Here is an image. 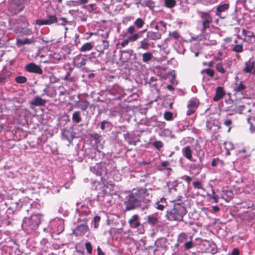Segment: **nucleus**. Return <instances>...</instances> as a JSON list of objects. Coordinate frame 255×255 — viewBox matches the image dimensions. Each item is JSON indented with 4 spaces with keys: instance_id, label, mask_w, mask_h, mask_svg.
<instances>
[{
    "instance_id": "1",
    "label": "nucleus",
    "mask_w": 255,
    "mask_h": 255,
    "mask_svg": "<svg viewBox=\"0 0 255 255\" xmlns=\"http://www.w3.org/2000/svg\"><path fill=\"white\" fill-rule=\"evenodd\" d=\"M148 196L149 193L146 188L133 189L125 198L124 202L125 211L135 210L140 207L141 202L148 203L149 200L146 199Z\"/></svg>"
},
{
    "instance_id": "2",
    "label": "nucleus",
    "mask_w": 255,
    "mask_h": 255,
    "mask_svg": "<svg viewBox=\"0 0 255 255\" xmlns=\"http://www.w3.org/2000/svg\"><path fill=\"white\" fill-rule=\"evenodd\" d=\"M173 203L172 208L167 211L165 217L170 221H181L183 217L187 213V210L184 203L180 198L171 201Z\"/></svg>"
},
{
    "instance_id": "3",
    "label": "nucleus",
    "mask_w": 255,
    "mask_h": 255,
    "mask_svg": "<svg viewBox=\"0 0 255 255\" xmlns=\"http://www.w3.org/2000/svg\"><path fill=\"white\" fill-rule=\"evenodd\" d=\"M126 34L129 35L120 43L123 47L128 45L129 42H133L139 38V34L135 33V29L133 26H130L127 29Z\"/></svg>"
},
{
    "instance_id": "4",
    "label": "nucleus",
    "mask_w": 255,
    "mask_h": 255,
    "mask_svg": "<svg viewBox=\"0 0 255 255\" xmlns=\"http://www.w3.org/2000/svg\"><path fill=\"white\" fill-rule=\"evenodd\" d=\"M236 83L234 87L233 91L236 96H241V98H245L248 96L247 93H244L247 87L243 84L242 81H239V77H235Z\"/></svg>"
},
{
    "instance_id": "5",
    "label": "nucleus",
    "mask_w": 255,
    "mask_h": 255,
    "mask_svg": "<svg viewBox=\"0 0 255 255\" xmlns=\"http://www.w3.org/2000/svg\"><path fill=\"white\" fill-rule=\"evenodd\" d=\"M25 3V0H11L9 3V9L16 14L22 10Z\"/></svg>"
},
{
    "instance_id": "6",
    "label": "nucleus",
    "mask_w": 255,
    "mask_h": 255,
    "mask_svg": "<svg viewBox=\"0 0 255 255\" xmlns=\"http://www.w3.org/2000/svg\"><path fill=\"white\" fill-rule=\"evenodd\" d=\"M199 100L197 98H192L188 103L187 107L188 110L186 112L187 116H191L196 112L197 109L199 106Z\"/></svg>"
},
{
    "instance_id": "7",
    "label": "nucleus",
    "mask_w": 255,
    "mask_h": 255,
    "mask_svg": "<svg viewBox=\"0 0 255 255\" xmlns=\"http://www.w3.org/2000/svg\"><path fill=\"white\" fill-rule=\"evenodd\" d=\"M25 70L28 72L41 75L43 73V70L39 66L34 63H30L26 65Z\"/></svg>"
},
{
    "instance_id": "8",
    "label": "nucleus",
    "mask_w": 255,
    "mask_h": 255,
    "mask_svg": "<svg viewBox=\"0 0 255 255\" xmlns=\"http://www.w3.org/2000/svg\"><path fill=\"white\" fill-rule=\"evenodd\" d=\"M87 219H84L83 220L84 223L79 225L76 227L75 231L77 232L74 233L75 234L82 236L89 231V227L87 224Z\"/></svg>"
},
{
    "instance_id": "9",
    "label": "nucleus",
    "mask_w": 255,
    "mask_h": 255,
    "mask_svg": "<svg viewBox=\"0 0 255 255\" xmlns=\"http://www.w3.org/2000/svg\"><path fill=\"white\" fill-rule=\"evenodd\" d=\"M57 22V17H48V18L45 19H38L35 21V23L39 25H50Z\"/></svg>"
},
{
    "instance_id": "10",
    "label": "nucleus",
    "mask_w": 255,
    "mask_h": 255,
    "mask_svg": "<svg viewBox=\"0 0 255 255\" xmlns=\"http://www.w3.org/2000/svg\"><path fill=\"white\" fill-rule=\"evenodd\" d=\"M139 216L137 214L133 215L132 217L129 219L128 223L132 228L137 229L140 226L141 224L138 221Z\"/></svg>"
},
{
    "instance_id": "11",
    "label": "nucleus",
    "mask_w": 255,
    "mask_h": 255,
    "mask_svg": "<svg viewBox=\"0 0 255 255\" xmlns=\"http://www.w3.org/2000/svg\"><path fill=\"white\" fill-rule=\"evenodd\" d=\"M253 69H255V62L250 59L245 62V67L243 69L244 73H251Z\"/></svg>"
},
{
    "instance_id": "12",
    "label": "nucleus",
    "mask_w": 255,
    "mask_h": 255,
    "mask_svg": "<svg viewBox=\"0 0 255 255\" xmlns=\"http://www.w3.org/2000/svg\"><path fill=\"white\" fill-rule=\"evenodd\" d=\"M182 153L183 155L187 159L192 160V153L193 151L191 148V146L187 145L182 149Z\"/></svg>"
},
{
    "instance_id": "13",
    "label": "nucleus",
    "mask_w": 255,
    "mask_h": 255,
    "mask_svg": "<svg viewBox=\"0 0 255 255\" xmlns=\"http://www.w3.org/2000/svg\"><path fill=\"white\" fill-rule=\"evenodd\" d=\"M90 103L86 100H80L76 102L75 107L80 108L82 111H85L89 106Z\"/></svg>"
},
{
    "instance_id": "14",
    "label": "nucleus",
    "mask_w": 255,
    "mask_h": 255,
    "mask_svg": "<svg viewBox=\"0 0 255 255\" xmlns=\"http://www.w3.org/2000/svg\"><path fill=\"white\" fill-rule=\"evenodd\" d=\"M146 37L150 40H158L161 38V34L158 32L149 31L147 32Z\"/></svg>"
},
{
    "instance_id": "15",
    "label": "nucleus",
    "mask_w": 255,
    "mask_h": 255,
    "mask_svg": "<svg viewBox=\"0 0 255 255\" xmlns=\"http://www.w3.org/2000/svg\"><path fill=\"white\" fill-rule=\"evenodd\" d=\"M62 139L67 140L69 142H71L74 138V135L72 132L68 129L62 130Z\"/></svg>"
},
{
    "instance_id": "16",
    "label": "nucleus",
    "mask_w": 255,
    "mask_h": 255,
    "mask_svg": "<svg viewBox=\"0 0 255 255\" xmlns=\"http://www.w3.org/2000/svg\"><path fill=\"white\" fill-rule=\"evenodd\" d=\"M47 101L42 99L39 96H36L35 98L30 102L31 105L34 106H44Z\"/></svg>"
},
{
    "instance_id": "17",
    "label": "nucleus",
    "mask_w": 255,
    "mask_h": 255,
    "mask_svg": "<svg viewBox=\"0 0 255 255\" xmlns=\"http://www.w3.org/2000/svg\"><path fill=\"white\" fill-rule=\"evenodd\" d=\"M225 93L224 89L222 87H218L216 90V94L213 98L214 101H218L221 99L225 95Z\"/></svg>"
},
{
    "instance_id": "18",
    "label": "nucleus",
    "mask_w": 255,
    "mask_h": 255,
    "mask_svg": "<svg viewBox=\"0 0 255 255\" xmlns=\"http://www.w3.org/2000/svg\"><path fill=\"white\" fill-rule=\"evenodd\" d=\"M222 195V198L226 202H229L233 198V193L229 190H223Z\"/></svg>"
},
{
    "instance_id": "19",
    "label": "nucleus",
    "mask_w": 255,
    "mask_h": 255,
    "mask_svg": "<svg viewBox=\"0 0 255 255\" xmlns=\"http://www.w3.org/2000/svg\"><path fill=\"white\" fill-rule=\"evenodd\" d=\"M235 44L232 45V51L237 53H241L243 52V43L238 44L237 40L234 41Z\"/></svg>"
},
{
    "instance_id": "20",
    "label": "nucleus",
    "mask_w": 255,
    "mask_h": 255,
    "mask_svg": "<svg viewBox=\"0 0 255 255\" xmlns=\"http://www.w3.org/2000/svg\"><path fill=\"white\" fill-rule=\"evenodd\" d=\"M149 47L150 43L149 42V39L146 37L140 41V46L138 48L146 50L149 48Z\"/></svg>"
},
{
    "instance_id": "21",
    "label": "nucleus",
    "mask_w": 255,
    "mask_h": 255,
    "mask_svg": "<svg viewBox=\"0 0 255 255\" xmlns=\"http://www.w3.org/2000/svg\"><path fill=\"white\" fill-rule=\"evenodd\" d=\"M153 57V54L151 52H145L142 55V60L144 63H148Z\"/></svg>"
},
{
    "instance_id": "22",
    "label": "nucleus",
    "mask_w": 255,
    "mask_h": 255,
    "mask_svg": "<svg viewBox=\"0 0 255 255\" xmlns=\"http://www.w3.org/2000/svg\"><path fill=\"white\" fill-rule=\"evenodd\" d=\"M212 21L211 17H207L206 19L204 20L202 22L203 28L202 31L205 32L206 29L209 28L211 23Z\"/></svg>"
},
{
    "instance_id": "23",
    "label": "nucleus",
    "mask_w": 255,
    "mask_h": 255,
    "mask_svg": "<svg viewBox=\"0 0 255 255\" xmlns=\"http://www.w3.org/2000/svg\"><path fill=\"white\" fill-rule=\"evenodd\" d=\"M34 41L33 39H29L26 38L25 39H17V44L18 45H25L27 44H31L34 42Z\"/></svg>"
},
{
    "instance_id": "24",
    "label": "nucleus",
    "mask_w": 255,
    "mask_h": 255,
    "mask_svg": "<svg viewBox=\"0 0 255 255\" xmlns=\"http://www.w3.org/2000/svg\"><path fill=\"white\" fill-rule=\"evenodd\" d=\"M158 219L154 215H149L147 217V222L149 224L154 226L158 223Z\"/></svg>"
},
{
    "instance_id": "25",
    "label": "nucleus",
    "mask_w": 255,
    "mask_h": 255,
    "mask_svg": "<svg viewBox=\"0 0 255 255\" xmlns=\"http://www.w3.org/2000/svg\"><path fill=\"white\" fill-rule=\"evenodd\" d=\"M93 47V45L91 42H87L84 43L80 48L81 52H86L91 50Z\"/></svg>"
},
{
    "instance_id": "26",
    "label": "nucleus",
    "mask_w": 255,
    "mask_h": 255,
    "mask_svg": "<svg viewBox=\"0 0 255 255\" xmlns=\"http://www.w3.org/2000/svg\"><path fill=\"white\" fill-rule=\"evenodd\" d=\"M73 121L76 123H79L81 122L82 119L81 118L80 112L79 111L75 112L72 117Z\"/></svg>"
},
{
    "instance_id": "27",
    "label": "nucleus",
    "mask_w": 255,
    "mask_h": 255,
    "mask_svg": "<svg viewBox=\"0 0 255 255\" xmlns=\"http://www.w3.org/2000/svg\"><path fill=\"white\" fill-rule=\"evenodd\" d=\"M109 46V41L105 40H103L102 41V44L98 46V47L100 48V50H99V51L103 53L105 50H106L108 48Z\"/></svg>"
},
{
    "instance_id": "28",
    "label": "nucleus",
    "mask_w": 255,
    "mask_h": 255,
    "mask_svg": "<svg viewBox=\"0 0 255 255\" xmlns=\"http://www.w3.org/2000/svg\"><path fill=\"white\" fill-rule=\"evenodd\" d=\"M229 8V4H224L223 5H221L220 6H219L217 8V13L216 14L217 15H219L220 14V12L224 11L225 10L228 9Z\"/></svg>"
},
{
    "instance_id": "29",
    "label": "nucleus",
    "mask_w": 255,
    "mask_h": 255,
    "mask_svg": "<svg viewBox=\"0 0 255 255\" xmlns=\"http://www.w3.org/2000/svg\"><path fill=\"white\" fill-rule=\"evenodd\" d=\"M170 165V163L168 161H164L159 165L157 167V169L158 171H162L164 169H165L168 166Z\"/></svg>"
},
{
    "instance_id": "30",
    "label": "nucleus",
    "mask_w": 255,
    "mask_h": 255,
    "mask_svg": "<svg viewBox=\"0 0 255 255\" xmlns=\"http://www.w3.org/2000/svg\"><path fill=\"white\" fill-rule=\"evenodd\" d=\"M207 196L210 199H213L214 203H218V196L217 194H216L215 191L213 190H212V194H208Z\"/></svg>"
},
{
    "instance_id": "31",
    "label": "nucleus",
    "mask_w": 255,
    "mask_h": 255,
    "mask_svg": "<svg viewBox=\"0 0 255 255\" xmlns=\"http://www.w3.org/2000/svg\"><path fill=\"white\" fill-rule=\"evenodd\" d=\"M76 60L79 62L77 63L78 67H82L85 66L87 62V59L84 58H81L80 57H76Z\"/></svg>"
},
{
    "instance_id": "32",
    "label": "nucleus",
    "mask_w": 255,
    "mask_h": 255,
    "mask_svg": "<svg viewBox=\"0 0 255 255\" xmlns=\"http://www.w3.org/2000/svg\"><path fill=\"white\" fill-rule=\"evenodd\" d=\"M176 4L175 0H164V5L169 8L174 7Z\"/></svg>"
},
{
    "instance_id": "33",
    "label": "nucleus",
    "mask_w": 255,
    "mask_h": 255,
    "mask_svg": "<svg viewBox=\"0 0 255 255\" xmlns=\"http://www.w3.org/2000/svg\"><path fill=\"white\" fill-rule=\"evenodd\" d=\"M238 105L237 104H233L232 106L229 107L228 108V110H227L228 112H232V113L229 114V115H233L234 114H237L238 113V112H237L236 109L238 108Z\"/></svg>"
},
{
    "instance_id": "34",
    "label": "nucleus",
    "mask_w": 255,
    "mask_h": 255,
    "mask_svg": "<svg viewBox=\"0 0 255 255\" xmlns=\"http://www.w3.org/2000/svg\"><path fill=\"white\" fill-rule=\"evenodd\" d=\"M217 0H199V2L202 4L209 5L217 2Z\"/></svg>"
},
{
    "instance_id": "35",
    "label": "nucleus",
    "mask_w": 255,
    "mask_h": 255,
    "mask_svg": "<svg viewBox=\"0 0 255 255\" xmlns=\"http://www.w3.org/2000/svg\"><path fill=\"white\" fill-rule=\"evenodd\" d=\"M238 109H236L237 112H238V113L240 114H244L246 111H247L248 112L251 111L250 109L246 110L245 109L246 106L243 105H238Z\"/></svg>"
},
{
    "instance_id": "36",
    "label": "nucleus",
    "mask_w": 255,
    "mask_h": 255,
    "mask_svg": "<svg viewBox=\"0 0 255 255\" xmlns=\"http://www.w3.org/2000/svg\"><path fill=\"white\" fill-rule=\"evenodd\" d=\"M15 81L19 84H23L27 81V79L25 76H19L15 78Z\"/></svg>"
},
{
    "instance_id": "37",
    "label": "nucleus",
    "mask_w": 255,
    "mask_h": 255,
    "mask_svg": "<svg viewBox=\"0 0 255 255\" xmlns=\"http://www.w3.org/2000/svg\"><path fill=\"white\" fill-rule=\"evenodd\" d=\"M144 23V21L140 18H138L134 22V24L138 28L142 27Z\"/></svg>"
},
{
    "instance_id": "38",
    "label": "nucleus",
    "mask_w": 255,
    "mask_h": 255,
    "mask_svg": "<svg viewBox=\"0 0 255 255\" xmlns=\"http://www.w3.org/2000/svg\"><path fill=\"white\" fill-rule=\"evenodd\" d=\"M216 70L219 72H220V73H221L222 74H225L226 72L224 68L223 67L222 64L221 63H219L217 64V65L216 66Z\"/></svg>"
},
{
    "instance_id": "39",
    "label": "nucleus",
    "mask_w": 255,
    "mask_h": 255,
    "mask_svg": "<svg viewBox=\"0 0 255 255\" xmlns=\"http://www.w3.org/2000/svg\"><path fill=\"white\" fill-rule=\"evenodd\" d=\"M242 34L247 37H248L249 39L251 38L253 36H255L254 34L252 32H250L245 29H242Z\"/></svg>"
},
{
    "instance_id": "40",
    "label": "nucleus",
    "mask_w": 255,
    "mask_h": 255,
    "mask_svg": "<svg viewBox=\"0 0 255 255\" xmlns=\"http://www.w3.org/2000/svg\"><path fill=\"white\" fill-rule=\"evenodd\" d=\"M169 36L171 38L177 40L180 37V34L178 31H175L172 32H169Z\"/></svg>"
},
{
    "instance_id": "41",
    "label": "nucleus",
    "mask_w": 255,
    "mask_h": 255,
    "mask_svg": "<svg viewBox=\"0 0 255 255\" xmlns=\"http://www.w3.org/2000/svg\"><path fill=\"white\" fill-rule=\"evenodd\" d=\"M153 145L158 150H160V149L163 146V142L160 141H156L153 142Z\"/></svg>"
},
{
    "instance_id": "42",
    "label": "nucleus",
    "mask_w": 255,
    "mask_h": 255,
    "mask_svg": "<svg viewBox=\"0 0 255 255\" xmlns=\"http://www.w3.org/2000/svg\"><path fill=\"white\" fill-rule=\"evenodd\" d=\"M164 118L167 121H170L173 118V114L170 112H166L164 114Z\"/></svg>"
},
{
    "instance_id": "43",
    "label": "nucleus",
    "mask_w": 255,
    "mask_h": 255,
    "mask_svg": "<svg viewBox=\"0 0 255 255\" xmlns=\"http://www.w3.org/2000/svg\"><path fill=\"white\" fill-rule=\"evenodd\" d=\"M85 248L88 253L92 254L93 247L90 242H87L85 243Z\"/></svg>"
},
{
    "instance_id": "44",
    "label": "nucleus",
    "mask_w": 255,
    "mask_h": 255,
    "mask_svg": "<svg viewBox=\"0 0 255 255\" xmlns=\"http://www.w3.org/2000/svg\"><path fill=\"white\" fill-rule=\"evenodd\" d=\"M193 186L194 188L198 189H202L203 190L204 188L202 186V184L200 181H196L193 182Z\"/></svg>"
},
{
    "instance_id": "45",
    "label": "nucleus",
    "mask_w": 255,
    "mask_h": 255,
    "mask_svg": "<svg viewBox=\"0 0 255 255\" xmlns=\"http://www.w3.org/2000/svg\"><path fill=\"white\" fill-rule=\"evenodd\" d=\"M203 73H206L211 77H213L214 75V71L211 69H206L202 71Z\"/></svg>"
},
{
    "instance_id": "46",
    "label": "nucleus",
    "mask_w": 255,
    "mask_h": 255,
    "mask_svg": "<svg viewBox=\"0 0 255 255\" xmlns=\"http://www.w3.org/2000/svg\"><path fill=\"white\" fill-rule=\"evenodd\" d=\"M101 220V217L99 216H96L94 219V228L97 229L99 227V223Z\"/></svg>"
},
{
    "instance_id": "47",
    "label": "nucleus",
    "mask_w": 255,
    "mask_h": 255,
    "mask_svg": "<svg viewBox=\"0 0 255 255\" xmlns=\"http://www.w3.org/2000/svg\"><path fill=\"white\" fill-rule=\"evenodd\" d=\"M212 138L214 140L219 141L221 143L222 142L224 141L223 139L222 136L220 134H215L212 136Z\"/></svg>"
},
{
    "instance_id": "48",
    "label": "nucleus",
    "mask_w": 255,
    "mask_h": 255,
    "mask_svg": "<svg viewBox=\"0 0 255 255\" xmlns=\"http://www.w3.org/2000/svg\"><path fill=\"white\" fill-rule=\"evenodd\" d=\"M59 22L58 24H61L63 25H66L69 22L67 21V19L64 17H61L58 20L57 19V22Z\"/></svg>"
},
{
    "instance_id": "49",
    "label": "nucleus",
    "mask_w": 255,
    "mask_h": 255,
    "mask_svg": "<svg viewBox=\"0 0 255 255\" xmlns=\"http://www.w3.org/2000/svg\"><path fill=\"white\" fill-rule=\"evenodd\" d=\"M70 72H67L64 78V80L68 81L69 82H73L75 81V78L74 77H71L70 76Z\"/></svg>"
},
{
    "instance_id": "50",
    "label": "nucleus",
    "mask_w": 255,
    "mask_h": 255,
    "mask_svg": "<svg viewBox=\"0 0 255 255\" xmlns=\"http://www.w3.org/2000/svg\"><path fill=\"white\" fill-rule=\"evenodd\" d=\"M193 243L192 241L187 242L184 244L185 249L186 250H189L193 247Z\"/></svg>"
},
{
    "instance_id": "51",
    "label": "nucleus",
    "mask_w": 255,
    "mask_h": 255,
    "mask_svg": "<svg viewBox=\"0 0 255 255\" xmlns=\"http://www.w3.org/2000/svg\"><path fill=\"white\" fill-rule=\"evenodd\" d=\"M155 205H156L155 208L157 210H160V211H163L164 210L165 206L164 205L160 204V201H157L155 203Z\"/></svg>"
},
{
    "instance_id": "52",
    "label": "nucleus",
    "mask_w": 255,
    "mask_h": 255,
    "mask_svg": "<svg viewBox=\"0 0 255 255\" xmlns=\"http://www.w3.org/2000/svg\"><path fill=\"white\" fill-rule=\"evenodd\" d=\"M87 9L89 12H93L96 10V5L95 4H90L87 6Z\"/></svg>"
},
{
    "instance_id": "53",
    "label": "nucleus",
    "mask_w": 255,
    "mask_h": 255,
    "mask_svg": "<svg viewBox=\"0 0 255 255\" xmlns=\"http://www.w3.org/2000/svg\"><path fill=\"white\" fill-rule=\"evenodd\" d=\"M106 125H107V127H108L110 125V123L107 121H103L101 122L100 128L102 130H104L105 129Z\"/></svg>"
},
{
    "instance_id": "54",
    "label": "nucleus",
    "mask_w": 255,
    "mask_h": 255,
    "mask_svg": "<svg viewBox=\"0 0 255 255\" xmlns=\"http://www.w3.org/2000/svg\"><path fill=\"white\" fill-rule=\"evenodd\" d=\"M181 178L184 180L186 182L189 184L192 181V178L188 175H185L181 177Z\"/></svg>"
},
{
    "instance_id": "55",
    "label": "nucleus",
    "mask_w": 255,
    "mask_h": 255,
    "mask_svg": "<svg viewBox=\"0 0 255 255\" xmlns=\"http://www.w3.org/2000/svg\"><path fill=\"white\" fill-rule=\"evenodd\" d=\"M213 126H214V125L212 122H211V121H207V122L206 127L209 130H211Z\"/></svg>"
},
{
    "instance_id": "56",
    "label": "nucleus",
    "mask_w": 255,
    "mask_h": 255,
    "mask_svg": "<svg viewBox=\"0 0 255 255\" xmlns=\"http://www.w3.org/2000/svg\"><path fill=\"white\" fill-rule=\"evenodd\" d=\"M219 159L218 158H214L212 161V162H211V165L212 167H215L217 165V164H218V162H219Z\"/></svg>"
},
{
    "instance_id": "57",
    "label": "nucleus",
    "mask_w": 255,
    "mask_h": 255,
    "mask_svg": "<svg viewBox=\"0 0 255 255\" xmlns=\"http://www.w3.org/2000/svg\"><path fill=\"white\" fill-rule=\"evenodd\" d=\"M88 2V0H77L76 1V4H85Z\"/></svg>"
},
{
    "instance_id": "58",
    "label": "nucleus",
    "mask_w": 255,
    "mask_h": 255,
    "mask_svg": "<svg viewBox=\"0 0 255 255\" xmlns=\"http://www.w3.org/2000/svg\"><path fill=\"white\" fill-rule=\"evenodd\" d=\"M224 124L226 126L229 127L232 124V121L230 119H227L224 121Z\"/></svg>"
},
{
    "instance_id": "59",
    "label": "nucleus",
    "mask_w": 255,
    "mask_h": 255,
    "mask_svg": "<svg viewBox=\"0 0 255 255\" xmlns=\"http://www.w3.org/2000/svg\"><path fill=\"white\" fill-rule=\"evenodd\" d=\"M93 139L97 141L99 140L101 136L98 133H94L93 135L91 136Z\"/></svg>"
},
{
    "instance_id": "60",
    "label": "nucleus",
    "mask_w": 255,
    "mask_h": 255,
    "mask_svg": "<svg viewBox=\"0 0 255 255\" xmlns=\"http://www.w3.org/2000/svg\"><path fill=\"white\" fill-rule=\"evenodd\" d=\"M159 24L160 27H163V28L161 29V30H165L166 29V23L164 22L163 21H160L158 23Z\"/></svg>"
},
{
    "instance_id": "61",
    "label": "nucleus",
    "mask_w": 255,
    "mask_h": 255,
    "mask_svg": "<svg viewBox=\"0 0 255 255\" xmlns=\"http://www.w3.org/2000/svg\"><path fill=\"white\" fill-rule=\"evenodd\" d=\"M239 254L240 252L239 249H238L237 248H235L233 249L232 255H239Z\"/></svg>"
},
{
    "instance_id": "62",
    "label": "nucleus",
    "mask_w": 255,
    "mask_h": 255,
    "mask_svg": "<svg viewBox=\"0 0 255 255\" xmlns=\"http://www.w3.org/2000/svg\"><path fill=\"white\" fill-rule=\"evenodd\" d=\"M98 255H105L104 253L102 251L101 248L98 246L97 248Z\"/></svg>"
},
{
    "instance_id": "63",
    "label": "nucleus",
    "mask_w": 255,
    "mask_h": 255,
    "mask_svg": "<svg viewBox=\"0 0 255 255\" xmlns=\"http://www.w3.org/2000/svg\"><path fill=\"white\" fill-rule=\"evenodd\" d=\"M69 12L71 14H72V15H74V14L77 15V14H79V11L78 10H75V9L70 10Z\"/></svg>"
},
{
    "instance_id": "64",
    "label": "nucleus",
    "mask_w": 255,
    "mask_h": 255,
    "mask_svg": "<svg viewBox=\"0 0 255 255\" xmlns=\"http://www.w3.org/2000/svg\"><path fill=\"white\" fill-rule=\"evenodd\" d=\"M248 40L251 43L255 44V35L253 36L252 38L248 39Z\"/></svg>"
}]
</instances>
